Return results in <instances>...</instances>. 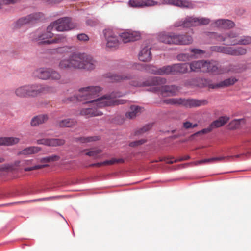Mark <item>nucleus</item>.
<instances>
[{
  "label": "nucleus",
  "instance_id": "obj_1",
  "mask_svg": "<svg viewBox=\"0 0 251 251\" xmlns=\"http://www.w3.org/2000/svg\"><path fill=\"white\" fill-rule=\"evenodd\" d=\"M123 95L124 94L120 92L114 91L109 94L105 95L100 98L87 101L86 103H93V107L81 109L80 115L85 116L86 118L101 116L103 113L99 110L98 108L126 103V100L117 99V98Z\"/></svg>",
  "mask_w": 251,
  "mask_h": 251
},
{
  "label": "nucleus",
  "instance_id": "obj_2",
  "mask_svg": "<svg viewBox=\"0 0 251 251\" xmlns=\"http://www.w3.org/2000/svg\"><path fill=\"white\" fill-rule=\"evenodd\" d=\"M97 65L98 62L91 55L85 53L74 52L69 55L68 58L61 59L58 67L61 70H93Z\"/></svg>",
  "mask_w": 251,
  "mask_h": 251
},
{
  "label": "nucleus",
  "instance_id": "obj_3",
  "mask_svg": "<svg viewBox=\"0 0 251 251\" xmlns=\"http://www.w3.org/2000/svg\"><path fill=\"white\" fill-rule=\"evenodd\" d=\"M158 40L161 42L169 45H189L193 41L192 36L189 35L165 32L158 34Z\"/></svg>",
  "mask_w": 251,
  "mask_h": 251
},
{
  "label": "nucleus",
  "instance_id": "obj_4",
  "mask_svg": "<svg viewBox=\"0 0 251 251\" xmlns=\"http://www.w3.org/2000/svg\"><path fill=\"white\" fill-rule=\"evenodd\" d=\"M50 88L47 86L35 84L24 85L16 89V96L20 98H26L37 96L41 93H45L50 91Z\"/></svg>",
  "mask_w": 251,
  "mask_h": 251
},
{
  "label": "nucleus",
  "instance_id": "obj_5",
  "mask_svg": "<svg viewBox=\"0 0 251 251\" xmlns=\"http://www.w3.org/2000/svg\"><path fill=\"white\" fill-rule=\"evenodd\" d=\"M101 91V88L99 86H88L80 88L77 94L73 97L65 99L63 100L65 103H68L75 100H90L97 97Z\"/></svg>",
  "mask_w": 251,
  "mask_h": 251
},
{
  "label": "nucleus",
  "instance_id": "obj_6",
  "mask_svg": "<svg viewBox=\"0 0 251 251\" xmlns=\"http://www.w3.org/2000/svg\"><path fill=\"white\" fill-rule=\"evenodd\" d=\"M163 102L166 104L184 106L186 108H193L205 105L208 103L206 100L193 99L171 98L165 99Z\"/></svg>",
  "mask_w": 251,
  "mask_h": 251
},
{
  "label": "nucleus",
  "instance_id": "obj_7",
  "mask_svg": "<svg viewBox=\"0 0 251 251\" xmlns=\"http://www.w3.org/2000/svg\"><path fill=\"white\" fill-rule=\"evenodd\" d=\"M76 25L73 23L71 19L69 17H64L57 19L52 22L48 26V30H51L52 28L59 32H64L75 28Z\"/></svg>",
  "mask_w": 251,
  "mask_h": 251
},
{
  "label": "nucleus",
  "instance_id": "obj_8",
  "mask_svg": "<svg viewBox=\"0 0 251 251\" xmlns=\"http://www.w3.org/2000/svg\"><path fill=\"white\" fill-rule=\"evenodd\" d=\"M34 75L43 80H52L58 81L61 78V74L52 68H40L33 73Z\"/></svg>",
  "mask_w": 251,
  "mask_h": 251
},
{
  "label": "nucleus",
  "instance_id": "obj_9",
  "mask_svg": "<svg viewBox=\"0 0 251 251\" xmlns=\"http://www.w3.org/2000/svg\"><path fill=\"white\" fill-rule=\"evenodd\" d=\"M103 34L107 48L116 49L119 46L120 42L118 37L113 30L111 29H105L103 31Z\"/></svg>",
  "mask_w": 251,
  "mask_h": 251
},
{
  "label": "nucleus",
  "instance_id": "obj_10",
  "mask_svg": "<svg viewBox=\"0 0 251 251\" xmlns=\"http://www.w3.org/2000/svg\"><path fill=\"white\" fill-rule=\"evenodd\" d=\"M166 83V79L160 77H154L150 80L144 82L139 80H133L130 82V85L135 87L146 86H160Z\"/></svg>",
  "mask_w": 251,
  "mask_h": 251
},
{
  "label": "nucleus",
  "instance_id": "obj_11",
  "mask_svg": "<svg viewBox=\"0 0 251 251\" xmlns=\"http://www.w3.org/2000/svg\"><path fill=\"white\" fill-rule=\"evenodd\" d=\"M185 85L200 88L207 87L209 88L215 89V84H212L211 81L209 79L202 78L190 79L185 83Z\"/></svg>",
  "mask_w": 251,
  "mask_h": 251
},
{
  "label": "nucleus",
  "instance_id": "obj_12",
  "mask_svg": "<svg viewBox=\"0 0 251 251\" xmlns=\"http://www.w3.org/2000/svg\"><path fill=\"white\" fill-rule=\"evenodd\" d=\"M36 143L38 145L56 147L63 145L65 141L64 139L58 138H42L38 139Z\"/></svg>",
  "mask_w": 251,
  "mask_h": 251
},
{
  "label": "nucleus",
  "instance_id": "obj_13",
  "mask_svg": "<svg viewBox=\"0 0 251 251\" xmlns=\"http://www.w3.org/2000/svg\"><path fill=\"white\" fill-rule=\"evenodd\" d=\"M163 3L170 4L181 8L192 9L194 5L191 1L187 0H163Z\"/></svg>",
  "mask_w": 251,
  "mask_h": 251
},
{
  "label": "nucleus",
  "instance_id": "obj_14",
  "mask_svg": "<svg viewBox=\"0 0 251 251\" xmlns=\"http://www.w3.org/2000/svg\"><path fill=\"white\" fill-rule=\"evenodd\" d=\"M128 4L132 7H143L157 5V2L153 0H130Z\"/></svg>",
  "mask_w": 251,
  "mask_h": 251
},
{
  "label": "nucleus",
  "instance_id": "obj_15",
  "mask_svg": "<svg viewBox=\"0 0 251 251\" xmlns=\"http://www.w3.org/2000/svg\"><path fill=\"white\" fill-rule=\"evenodd\" d=\"M41 17L40 13H33L26 17L20 18L18 20L16 24L19 26L27 24L33 23L36 21L39 20Z\"/></svg>",
  "mask_w": 251,
  "mask_h": 251
},
{
  "label": "nucleus",
  "instance_id": "obj_16",
  "mask_svg": "<svg viewBox=\"0 0 251 251\" xmlns=\"http://www.w3.org/2000/svg\"><path fill=\"white\" fill-rule=\"evenodd\" d=\"M179 90V88L175 85H165L159 87V91L163 96H174Z\"/></svg>",
  "mask_w": 251,
  "mask_h": 251
},
{
  "label": "nucleus",
  "instance_id": "obj_17",
  "mask_svg": "<svg viewBox=\"0 0 251 251\" xmlns=\"http://www.w3.org/2000/svg\"><path fill=\"white\" fill-rule=\"evenodd\" d=\"M120 36L124 43L138 40L140 37L139 33L132 31L123 32Z\"/></svg>",
  "mask_w": 251,
  "mask_h": 251
},
{
  "label": "nucleus",
  "instance_id": "obj_18",
  "mask_svg": "<svg viewBox=\"0 0 251 251\" xmlns=\"http://www.w3.org/2000/svg\"><path fill=\"white\" fill-rule=\"evenodd\" d=\"M205 69L204 73H211L214 74H219L222 73V71L219 67L218 63L216 61H205Z\"/></svg>",
  "mask_w": 251,
  "mask_h": 251
},
{
  "label": "nucleus",
  "instance_id": "obj_19",
  "mask_svg": "<svg viewBox=\"0 0 251 251\" xmlns=\"http://www.w3.org/2000/svg\"><path fill=\"white\" fill-rule=\"evenodd\" d=\"M189 68L191 72H204V71H207L205 69L204 60L193 61L189 64Z\"/></svg>",
  "mask_w": 251,
  "mask_h": 251
},
{
  "label": "nucleus",
  "instance_id": "obj_20",
  "mask_svg": "<svg viewBox=\"0 0 251 251\" xmlns=\"http://www.w3.org/2000/svg\"><path fill=\"white\" fill-rule=\"evenodd\" d=\"M196 17H187L184 20L176 22L175 24L176 27L183 26L184 27H190L193 26H197Z\"/></svg>",
  "mask_w": 251,
  "mask_h": 251
},
{
  "label": "nucleus",
  "instance_id": "obj_21",
  "mask_svg": "<svg viewBox=\"0 0 251 251\" xmlns=\"http://www.w3.org/2000/svg\"><path fill=\"white\" fill-rule=\"evenodd\" d=\"M41 150V148L40 147L30 146L24 149L21 151H18L17 153V155L29 156L37 153Z\"/></svg>",
  "mask_w": 251,
  "mask_h": 251
},
{
  "label": "nucleus",
  "instance_id": "obj_22",
  "mask_svg": "<svg viewBox=\"0 0 251 251\" xmlns=\"http://www.w3.org/2000/svg\"><path fill=\"white\" fill-rule=\"evenodd\" d=\"M106 77L109 78L111 82H120L125 80H130L133 78V76L130 74H125L121 75L108 74H106Z\"/></svg>",
  "mask_w": 251,
  "mask_h": 251
},
{
  "label": "nucleus",
  "instance_id": "obj_23",
  "mask_svg": "<svg viewBox=\"0 0 251 251\" xmlns=\"http://www.w3.org/2000/svg\"><path fill=\"white\" fill-rule=\"evenodd\" d=\"M151 48L149 46H146L143 48L139 54V59L143 62L149 61L151 59Z\"/></svg>",
  "mask_w": 251,
  "mask_h": 251
},
{
  "label": "nucleus",
  "instance_id": "obj_24",
  "mask_svg": "<svg viewBox=\"0 0 251 251\" xmlns=\"http://www.w3.org/2000/svg\"><path fill=\"white\" fill-rule=\"evenodd\" d=\"M143 111V108L136 105H132L130 106L129 110L126 113V117L129 119H133Z\"/></svg>",
  "mask_w": 251,
  "mask_h": 251
},
{
  "label": "nucleus",
  "instance_id": "obj_25",
  "mask_svg": "<svg viewBox=\"0 0 251 251\" xmlns=\"http://www.w3.org/2000/svg\"><path fill=\"white\" fill-rule=\"evenodd\" d=\"M32 159H29L25 160L23 163V165L24 166H31L28 167H25L24 168V170L25 171H31L35 170L41 169L47 167L49 166L48 164H43V165H32Z\"/></svg>",
  "mask_w": 251,
  "mask_h": 251
},
{
  "label": "nucleus",
  "instance_id": "obj_26",
  "mask_svg": "<svg viewBox=\"0 0 251 251\" xmlns=\"http://www.w3.org/2000/svg\"><path fill=\"white\" fill-rule=\"evenodd\" d=\"M50 30H48V27L46 31L42 33H38L37 37L35 38V39L39 41L40 44H48L47 43H44V41L49 40L48 39L53 37V34Z\"/></svg>",
  "mask_w": 251,
  "mask_h": 251
},
{
  "label": "nucleus",
  "instance_id": "obj_27",
  "mask_svg": "<svg viewBox=\"0 0 251 251\" xmlns=\"http://www.w3.org/2000/svg\"><path fill=\"white\" fill-rule=\"evenodd\" d=\"M82 152H85V155L87 156L92 157L95 159H97L101 157L100 154L102 152V151L101 149L98 148H92L84 150Z\"/></svg>",
  "mask_w": 251,
  "mask_h": 251
},
{
  "label": "nucleus",
  "instance_id": "obj_28",
  "mask_svg": "<svg viewBox=\"0 0 251 251\" xmlns=\"http://www.w3.org/2000/svg\"><path fill=\"white\" fill-rule=\"evenodd\" d=\"M48 116L47 115H39L34 117L30 122V124L32 126H36L43 124L47 121Z\"/></svg>",
  "mask_w": 251,
  "mask_h": 251
},
{
  "label": "nucleus",
  "instance_id": "obj_29",
  "mask_svg": "<svg viewBox=\"0 0 251 251\" xmlns=\"http://www.w3.org/2000/svg\"><path fill=\"white\" fill-rule=\"evenodd\" d=\"M19 141V138L16 137H0V146H12L18 143Z\"/></svg>",
  "mask_w": 251,
  "mask_h": 251
},
{
  "label": "nucleus",
  "instance_id": "obj_30",
  "mask_svg": "<svg viewBox=\"0 0 251 251\" xmlns=\"http://www.w3.org/2000/svg\"><path fill=\"white\" fill-rule=\"evenodd\" d=\"M174 75L184 74L189 71V63H178L174 64Z\"/></svg>",
  "mask_w": 251,
  "mask_h": 251
},
{
  "label": "nucleus",
  "instance_id": "obj_31",
  "mask_svg": "<svg viewBox=\"0 0 251 251\" xmlns=\"http://www.w3.org/2000/svg\"><path fill=\"white\" fill-rule=\"evenodd\" d=\"M229 120L227 116H221L217 120L212 122L210 125L212 129L220 127L226 124Z\"/></svg>",
  "mask_w": 251,
  "mask_h": 251
},
{
  "label": "nucleus",
  "instance_id": "obj_32",
  "mask_svg": "<svg viewBox=\"0 0 251 251\" xmlns=\"http://www.w3.org/2000/svg\"><path fill=\"white\" fill-rule=\"evenodd\" d=\"M215 23L217 26L223 28H230L234 26V23L229 20L219 19Z\"/></svg>",
  "mask_w": 251,
  "mask_h": 251
},
{
  "label": "nucleus",
  "instance_id": "obj_33",
  "mask_svg": "<svg viewBox=\"0 0 251 251\" xmlns=\"http://www.w3.org/2000/svg\"><path fill=\"white\" fill-rule=\"evenodd\" d=\"M76 122L73 119H66L58 121L57 125L60 127H70L75 125Z\"/></svg>",
  "mask_w": 251,
  "mask_h": 251
},
{
  "label": "nucleus",
  "instance_id": "obj_34",
  "mask_svg": "<svg viewBox=\"0 0 251 251\" xmlns=\"http://www.w3.org/2000/svg\"><path fill=\"white\" fill-rule=\"evenodd\" d=\"M59 198H60V196H51V197L34 199V200H31L21 201L17 202V203L25 204V203H30V202H41V201H47L55 200L58 199Z\"/></svg>",
  "mask_w": 251,
  "mask_h": 251
},
{
  "label": "nucleus",
  "instance_id": "obj_35",
  "mask_svg": "<svg viewBox=\"0 0 251 251\" xmlns=\"http://www.w3.org/2000/svg\"><path fill=\"white\" fill-rule=\"evenodd\" d=\"M66 42H67V37L64 34L57 35L53 39L44 41V43H47L48 44L53 43H63Z\"/></svg>",
  "mask_w": 251,
  "mask_h": 251
},
{
  "label": "nucleus",
  "instance_id": "obj_36",
  "mask_svg": "<svg viewBox=\"0 0 251 251\" xmlns=\"http://www.w3.org/2000/svg\"><path fill=\"white\" fill-rule=\"evenodd\" d=\"M237 80L234 77L226 79L219 83L215 84V88L228 87L234 84Z\"/></svg>",
  "mask_w": 251,
  "mask_h": 251
},
{
  "label": "nucleus",
  "instance_id": "obj_37",
  "mask_svg": "<svg viewBox=\"0 0 251 251\" xmlns=\"http://www.w3.org/2000/svg\"><path fill=\"white\" fill-rule=\"evenodd\" d=\"M251 44V36H244L237 41L236 40H232L231 43L232 45H248Z\"/></svg>",
  "mask_w": 251,
  "mask_h": 251
},
{
  "label": "nucleus",
  "instance_id": "obj_38",
  "mask_svg": "<svg viewBox=\"0 0 251 251\" xmlns=\"http://www.w3.org/2000/svg\"><path fill=\"white\" fill-rule=\"evenodd\" d=\"M169 74L174 75V64L172 65L163 66L159 68V75H164Z\"/></svg>",
  "mask_w": 251,
  "mask_h": 251
},
{
  "label": "nucleus",
  "instance_id": "obj_39",
  "mask_svg": "<svg viewBox=\"0 0 251 251\" xmlns=\"http://www.w3.org/2000/svg\"><path fill=\"white\" fill-rule=\"evenodd\" d=\"M245 120L244 119H235L229 124V128L231 129H235L239 128L242 124H244Z\"/></svg>",
  "mask_w": 251,
  "mask_h": 251
},
{
  "label": "nucleus",
  "instance_id": "obj_40",
  "mask_svg": "<svg viewBox=\"0 0 251 251\" xmlns=\"http://www.w3.org/2000/svg\"><path fill=\"white\" fill-rule=\"evenodd\" d=\"M60 157L57 155H52L51 156H47L42 158L40 159L39 161L41 163H49L51 162H55L59 160Z\"/></svg>",
  "mask_w": 251,
  "mask_h": 251
},
{
  "label": "nucleus",
  "instance_id": "obj_41",
  "mask_svg": "<svg viewBox=\"0 0 251 251\" xmlns=\"http://www.w3.org/2000/svg\"><path fill=\"white\" fill-rule=\"evenodd\" d=\"M247 53L246 49L242 47H238L237 48L233 47L232 55L233 56H240L246 54Z\"/></svg>",
  "mask_w": 251,
  "mask_h": 251
},
{
  "label": "nucleus",
  "instance_id": "obj_42",
  "mask_svg": "<svg viewBox=\"0 0 251 251\" xmlns=\"http://www.w3.org/2000/svg\"><path fill=\"white\" fill-rule=\"evenodd\" d=\"M99 139V138L98 136H89L80 137L78 139V140L80 141L81 143H85L96 141L98 140Z\"/></svg>",
  "mask_w": 251,
  "mask_h": 251
},
{
  "label": "nucleus",
  "instance_id": "obj_43",
  "mask_svg": "<svg viewBox=\"0 0 251 251\" xmlns=\"http://www.w3.org/2000/svg\"><path fill=\"white\" fill-rule=\"evenodd\" d=\"M124 162V160L123 159H116L115 158H112L109 160H105L103 162V164L104 165L108 166V165H112L116 163H123Z\"/></svg>",
  "mask_w": 251,
  "mask_h": 251
},
{
  "label": "nucleus",
  "instance_id": "obj_44",
  "mask_svg": "<svg viewBox=\"0 0 251 251\" xmlns=\"http://www.w3.org/2000/svg\"><path fill=\"white\" fill-rule=\"evenodd\" d=\"M177 59L180 61H186L193 59V56L189 53H181L177 56Z\"/></svg>",
  "mask_w": 251,
  "mask_h": 251
},
{
  "label": "nucleus",
  "instance_id": "obj_45",
  "mask_svg": "<svg viewBox=\"0 0 251 251\" xmlns=\"http://www.w3.org/2000/svg\"><path fill=\"white\" fill-rule=\"evenodd\" d=\"M213 129L209 125L207 128L203 129L202 130L198 131L196 133H194L192 135V137H195L201 134H207L210 132Z\"/></svg>",
  "mask_w": 251,
  "mask_h": 251
},
{
  "label": "nucleus",
  "instance_id": "obj_46",
  "mask_svg": "<svg viewBox=\"0 0 251 251\" xmlns=\"http://www.w3.org/2000/svg\"><path fill=\"white\" fill-rule=\"evenodd\" d=\"M196 21L198 22L197 26L200 25H207L210 22V20L206 18H196Z\"/></svg>",
  "mask_w": 251,
  "mask_h": 251
},
{
  "label": "nucleus",
  "instance_id": "obj_47",
  "mask_svg": "<svg viewBox=\"0 0 251 251\" xmlns=\"http://www.w3.org/2000/svg\"><path fill=\"white\" fill-rule=\"evenodd\" d=\"M190 50V52L191 53V54H190V55H192L193 56V59L195 58L197 55L201 54L204 53L203 50L200 49H191Z\"/></svg>",
  "mask_w": 251,
  "mask_h": 251
},
{
  "label": "nucleus",
  "instance_id": "obj_48",
  "mask_svg": "<svg viewBox=\"0 0 251 251\" xmlns=\"http://www.w3.org/2000/svg\"><path fill=\"white\" fill-rule=\"evenodd\" d=\"M147 142V140L144 139H142L139 140L131 142L129 143V146L131 147H135L140 146Z\"/></svg>",
  "mask_w": 251,
  "mask_h": 251
},
{
  "label": "nucleus",
  "instance_id": "obj_49",
  "mask_svg": "<svg viewBox=\"0 0 251 251\" xmlns=\"http://www.w3.org/2000/svg\"><path fill=\"white\" fill-rule=\"evenodd\" d=\"M213 37L218 41H225L227 39L226 33L224 34H218L216 33L212 34Z\"/></svg>",
  "mask_w": 251,
  "mask_h": 251
},
{
  "label": "nucleus",
  "instance_id": "obj_50",
  "mask_svg": "<svg viewBox=\"0 0 251 251\" xmlns=\"http://www.w3.org/2000/svg\"><path fill=\"white\" fill-rule=\"evenodd\" d=\"M146 69L151 74L159 75V68H157L155 66H150Z\"/></svg>",
  "mask_w": 251,
  "mask_h": 251
},
{
  "label": "nucleus",
  "instance_id": "obj_51",
  "mask_svg": "<svg viewBox=\"0 0 251 251\" xmlns=\"http://www.w3.org/2000/svg\"><path fill=\"white\" fill-rule=\"evenodd\" d=\"M151 125H146L143 128H141L140 130H139L137 132H136L135 134L138 135V134L144 133V132L150 130L151 128Z\"/></svg>",
  "mask_w": 251,
  "mask_h": 251
},
{
  "label": "nucleus",
  "instance_id": "obj_52",
  "mask_svg": "<svg viewBox=\"0 0 251 251\" xmlns=\"http://www.w3.org/2000/svg\"><path fill=\"white\" fill-rule=\"evenodd\" d=\"M70 49L71 47L68 46L62 47L57 49V52L61 54L66 53L69 52Z\"/></svg>",
  "mask_w": 251,
  "mask_h": 251
},
{
  "label": "nucleus",
  "instance_id": "obj_53",
  "mask_svg": "<svg viewBox=\"0 0 251 251\" xmlns=\"http://www.w3.org/2000/svg\"><path fill=\"white\" fill-rule=\"evenodd\" d=\"M212 162H213L212 158H210L204 159H202L201 160L197 161L194 162V164L196 165H201L202 164L210 163H212Z\"/></svg>",
  "mask_w": 251,
  "mask_h": 251
},
{
  "label": "nucleus",
  "instance_id": "obj_54",
  "mask_svg": "<svg viewBox=\"0 0 251 251\" xmlns=\"http://www.w3.org/2000/svg\"><path fill=\"white\" fill-rule=\"evenodd\" d=\"M233 47H224L223 53L232 55Z\"/></svg>",
  "mask_w": 251,
  "mask_h": 251
},
{
  "label": "nucleus",
  "instance_id": "obj_55",
  "mask_svg": "<svg viewBox=\"0 0 251 251\" xmlns=\"http://www.w3.org/2000/svg\"><path fill=\"white\" fill-rule=\"evenodd\" d=\"M224 46H215L211 47V50L213 51L223 53Z\"/></svg>",
  "mask_w": 251,
  "mask_h": 251
},
{
  "label": "nucleus",
  "instance_id": "obj_56",
  "mask_svg": "<svg viewBox=\"0 0 251 251\" xmlns=\"http://www.w3.org/2000/svg\"><path fill=\"white\" fill-rule=\"evenodd\" d=\"M77 38L78 40L81 41H86L89 40V37L87 36V35L84 34V33H81L78 34L77 36Z\"/></svg>",
  "mask_w": 251,
  "mask_h": 251
},
{
  "label": "nucleus",
  "instance_id": "obj_57",
  "mask_svg": "<svg viewBox=\"0 0 251 251\" xmlns=\"http://www.w3.org/2000/svg\"><path fill=\"white\" fill-rule=\"evenodd\" d=\"M227 39H232L234 38H236L238 36V34L233 31H230L226 33Z\"/></svg>",
  "mask_w": 251,
  "mask_h": 251
},
{
  "label": "nucleus",
  "instance_id": "obj_58",
  "mask_svg": "<svg viewBox=\"0 0 251 251\" xmlns=\"http://www.w3.org/2000/svg\"><path fill=\"white\" fill-rule=\"evenodd\" d=\"M172 159H174V158H164L161 159L160 160V161H164L167 163H168V164H173L174 162H178V159L174 160H172Z\"/></svg>",
  "mask_w": 251,
  "mask_h": 251
},
{
  "label": "nucleus",
  "instance_id": "obj_59",
  "mask_svg": "<svg viewBox=\"0 0 251 251\" xmlns=\"http://www.w3.org/2000/svg\"><path fill=\"white\" fill-rule=\"evenodd\" d=\"M20 0H2V3L4 5H9L16 3Z\"/></svg>",
  "mask_w": 251,
  "mask_h": 251
},
{
  "label": "nucleus",
  "instance_id": "obj_60",
  "mask_svg": "<svg viewBox=\"0 0 251 251\" xmlns=\"http://www.w3.org/2000/svg\"><path fill=\"white\" fill-rule=\"evenodd\" d=\"M86 24L87 25L93 26L96 25L97 21L93 19H87L86 21Z\"/></svg>",
  "mask_w": 251,
  "mask_h": 251
},
{
  "label": "nucleus",
  "instance_id": "obj_61",
  "mask_svg": "<svg viewBox=\"0 0 251 251\" xmlns=\"http://www.w3.org/2000/svg\"><path fill=\"white\" fill-rule=\"evenodd\" d=\"M183 127L187 129L192 128V123L188 121L185 122L183 123Z\"/></svg>",
  "mask_w": 251,
  "mask_h": 251
},
{
  "label": "nucleus",
  "instance_id": "obj_62",
  "mask_svg": "<svg viewBox=\"0 0 251 251\" xmlns=\"http://www.w3.org/2000/svg\"><path fill=\"white\" fill-rule=\"evenodd\" d=\"M212 162H214V161H223V160H224L226 158L227 159V156H226V157L222 156V157H212Z\"/></svg>",
  "mask_w": 251,
  "mask_h": 251
},
{
  "label": "nucleus",
  "instance_id": "obj_63",
  "mask_svg": "<svg viewBox=\"0 0 251 251\" xmlns=\"http://www.w3.org/2000/svg\"><path fill=\"white\" fill-rule=\"evenodd\" d=\"M190 158V157L189 156V155H187V156H185L183 157H181L179 159H178V161H183V160H187L188 159H189Z\"/></svg>",
  "mask_w": 251,
  "mask_h": 251
},
{
  "label": "nucleus",
  "instance_id": "obj_64",
  "mask_svg": "<svg viewBox=\"0 0 251 251\" xmlns=\"http://www.w3.org/2000/svg\"><path fill=\"white\" fill-rule=\"evenodd\" d=\"M102 165H104L103 164V162L95 163V167H100Z\"/></svg>",
  "mask_w": 251,
  "mask_h": 251
}]
</instances>
